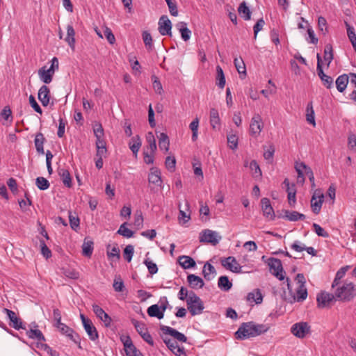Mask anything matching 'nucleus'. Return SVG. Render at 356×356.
I'll return each instance as SVG.
<instances>
[{"label":"nucleus","instance_id":"1","mask_svg":"<svg viewBox=\"0 0 356 356\" xmlns=\"http://www.w3.org/2000/svg\"><path fill=\"white\" fill-rule=\"evenodd\" d=\"M334 289L335 298L341 301L349 302L356 296L355 285L351 282L340 283Z\"/></svg>","mask_w":356,"mask_h":356},{"label":"nucleus","instance_id":"2","mask_svg":"<svg viewBox=\"0 0 356 356\" xmlns=\"http://www.w3.org/2000/svg\"><path fill=\"white\" fill-rule=\"evenodd\" d=\"M187 309L192 316L199 315L202 313L204 305L201 298L194 291H191L186 300Z\"/></svg>","mask_w":356,"mask_h":356},{"label":"nucleus","instance_id":"3","mask_svg":"<svg viewBox=\"0 0 356 356\" xmlns=\"http://www.w3.org/2000/svg\"><path fill=\"white\" fill-rule=\"evenodd\" d=\"M146 142L147 145L144 147V161L147 164H152L154 161V149H156V139L152 131L146 134Z\"/></svg>","mask_w":356,"mask_h":356},{"label":"nucleus","instance_id":"4","mask_svg":"<svg viewBox=\"0 0 356 356\" xmlns=\"http://www.w3.org/2000/svg\"><path fill=\"white\" fill-rule=\"evenodd\" d=\"M268 265L270 273L279 280H284L285 278L284 271L280 259L270 257L268 259Z\"/></svg>","mask_w":356,"mask_h":356},{"label":"nucleus","instance_id":"5","mask_svg":"<svg viewBox=\"0 0 356 356\" xmlns=\"http://www.w3.org/2000/svg\"><path fill=\"white\" fill-rule=\"evenodd\" d=\"M252 321L243 323L238 330L236 332L235 335L238 339H246L250 337H254V332L252 330Z\"/></svg>","mask_w":356,"mask_h":356},{"label":"nucleus","instance_id":"6","mask_svg":"<svg viewBox=\"0 0 356 356\" xmlns=\"http://www.w3.org/2000/svg\"><path fill=\"white\" fill-rule=\"evenodd\" d=\"M291 332L297 338L303 339L310 332V326L307 322H298L291 326Z\"/></svg>","mask_w":356,"mask_h":356},{"label":"nucleus","instance_id":"7","mask_svg":"<svg viewBox=\"0 0 356 356\" xmlns=\"http://www.w3.org/2000/svg\"><path fill=\"white\" fill-rule=\"evenodd\" d=\"M221 236L218 234L211 229H204L202 231L200 236V241L202 243H211L216 245L219 243Z\"/></svg>","mask_w":356,"mask_h":356},{"label":"nucleus","instance_id":"8","mask_svg":"<svg viewBox=\"0 0 356 356\" xmlns=\"http://www.w3.org/2000/svg\"><path fill=\"white\" fill-rule=\"evenodd\" d=\"M120 340L124 345L127 356H143L141 353L134 345L129 336H122Z\"/></svg>","mask_w":356,"mask_h":356},{"label":"nucleus","instance_id":"9","mask_svg":"<svg viewBox=\"0 0 356 356\" xmlns=\"http://www.w3.org/2000/svg\"><path fill=\"white\" fill-rule=\"evenodd\" d=\"M323 199L324 195L320 190L317 189L314 192L311 199V208L315 214H318L320 213Z\"/></svg>","mask_w":356,"mask_h":356},{"label":"nucleus","instance_id":"10","mask_svg":"<svg viewBox=\"0 0 356 356\" xmlns=\"http://www.w3.org/2000/svg\"><path fill=\"white\" fill-rule=\"evenodd\" d=\"M80 317L84 329L87 332L88 335L89 336V338L92 341L97 339L98 333L95 327L93 325L92 321L90 319L87 318L83 314H81Z\"/></svg>","mask_w":356,"mask_h":356},{"label":"nucleus","instance_id":"11","mask_svg":"<svg viewBox=\"0 0 356 356\" xmlns=\"http://www.w3.org/2000/svg\"><path fill=\"white\" fill-rule=\"evenodd\" d=\"M221 264L227 270H229L233 273H241L242 266H240L234 257L230 256L222 259L221 260Z\"/></svg>","mask_w":356,"mask_h":356},{"label":"nucleus","instance_id":"12","mask_svg":"<svg viewBox=\"0 0 356 356\" xmlns=\"http://www.w3.org/2000/svg\"><path fill=\"white\" fill-rule=\"evenodd\" d=\"M3 312L7 314L8 319L10 320V325L15 330L25 329L21 318L17 316L15 312L8 309L4 308Z\"/></svg>","mask_w":356,"mask_h":356},{"label":"nucleus","instance_id":"13","mask_svg":"<svg viewBox=\"0 0 356 356\" xmlns=\"http://www.w3.org/2000/svg\"><path fill=\"white\" fill-rule=\"evenodd\" d=\"M172 23L168 16L162 15L159 22V31L162 35L172 36Z\"/></svg>","mask_w":356,"mask_h":356},{"label":"nucleus","instance_id":"14","mask_svg":"<svg viewBox=\"0 0 356 356\" xmlns=\"http://www.w3.org/2000/svg\"><path fill=\"white\" fill-rule=\"evenodd\" d=\"M261 204L264 216L268 220H273L275 215L270 200L267 197H264L261 200Z\"/></svg>","mask_w":356,"mask_h":356},{"label":"nucleus","instance_id":"15","mask_svg":"<svg viewBox=\"0 0 356 356\" xmlns=\"http://www.w3.org/2000/svg\"><path fill=\"white\" fill-rule=\"evenodd\" d=\"M263 128V122L259 115H255L251 120L250 133L252 136H257Z\"/></svg>","mask_w":356,"mask_h":356},{"label":"nucleus","instance_id":"16","mask_svg":"<svg viewBox=\"0 0 356 356\" xmlns=\"http://www.w3.org/2000/svg\"><path fill=\"white\" fill-rule=\"evenodd\" d=\"M335 298L334 293H329L323 292L317 296V302L318 307L324 308L328 307L330 303L332 302Z\"/></svg>","mask_w":356,"mask_h":356},{"label":"nucleus","instance_id":"17","mask_svg":"<svg viewBox=\"0 0 356 356\" xmlns=\"http://www.w3.org/2000/svg\"><path fill=\"white\" fill-rule=\"evenodd\" d=\"M38 97L43 106H47L49 103L50 90L49 88L44 85L38 90Z\"/></svg>","mask_w":356,"mask_h":356},{"label":"nucleus","instance_id":"18","mask_svg":"<svg viewBox=\"0 0 356 356\" xmlns=\"http://www.w3.org/2000/svg\"><path fill=\"white\" fill-rule=\"evenodd\" d=\"M283 212L284 213V215L279 216V218H285L291 222L304 220L306 218L305 215L296 211L284 210Z\"/></svg>","mask_w":356,"mask_h":356},{"label":"nucleus","instance_id":"19","mask_svg":"<svg viewBox=\"0 0 356 356\" xmlns=\"http://www.w3.org/2000/svg\"><path fill=\"white\" fill-rule=\"evenodd\" d=\"M56 327L62 334H65L70 339L76 343L77 342V339L79 338L78 335L72 328L63 323H60L59 325H56Z\"/></svg>","mask_w":356,"mask_h":356},{"label":"nucleus","instance_id":"20","mask_svg":"<svg viewBox=\"0 0 356 356\" xmlns=\"http://www.w3.org/2000/svg\"><path fill=\"white\" fill-rule=\"evenodd\" d=\"M187 282L190 287L193 289H202L204 285L203 280L194 274H190L187 276Z\"/></svg>","mask_w":356,"mask_h":356},{"label":"nucleus","instance_id":"21","mask_svg":"<svg viewBox=\"0 0 356 356\" xmlns=\"http://www.w3.org/2000/svg\"><path fill=\"white\" fill-rule=\"evenodd\" d=\"M179 212L178 216V220L180 223H186L191 220V211H190V204L188 201H186L185 204V211L181 209V204L178 205Z\"/></svg>","mask_w":356,"mask_h":356},{"label":"nucleus","instance_id":"22","mask_svg":"<svg viewBox=\"0 0 356 356\" xmlns=\"http://www.w3.org/2000/svg\"><path fill=\"white\" fill-rule=\"evenodd\" d=\"M38 327V325L35 323H33V327L26 332V335L30 339L44 341L45 338L42 332L37 329Z\"/></svg>","mask_w":356,"mask_h":356},{"label":"nucleus","instance_id":"23","mask_svg":"<svg viewBox=\"0 0 356 356\" xmlns=\"http://www.w3.org/2000/svg\"><path fill=\"white\" fill-rule=\"evenodd\" d=\"M178 263L184 269L192 268L196 266L195 260L192 257L186 255L179 256Z\"/></svg>","mask_w":356,"mask_h":356},{"label":"nucleus","instance_id":"24","mask_svg":"<svg viewBox=\"0 0 356 356\" xmlns=\"http://www.w3.org/2000/svg\"><path fill=\"white\" fill-rule=\"evenodd\" d=\"M54 73L47 69L45 66L38 70V75L40 80L46 84L51 82Z\"/></svg>","mask_w":356,"mask_h":356},{"label":"nucleus","instance_id":"25","mask_svg":"<svg viewBox=\"0 0 356 356\" xmlns=\"http://www.w3.org/2000/svg\"><path fill=\"white\" fill-rule=\"evenodd\" d=\"M65 40L74 51L75 50V31L71 24H68L67 26V36Z\"/></svg>","mask_w":356,"mask_h":356},{"label":"nucleus","instance_id":"26","mask_svg":"<svg viewBox=\"0 0 356 356\" xmlns=\"http://www.w3.org/2000/svg\"><path fill=\"white\" fill-rule=\"evenodd\" d=\"M202 274L205 280L210 281L215 277L216 271L213 266L207 262L203 267Z\"/></svg>","mask_w":356,"mask_h":356},{"label":"nucleus","instance_id":"27","mask_svg":"<svg viewBox=\"0 0 356 356\" xmlns=\"http://www.w3.org/2000/svg\"><path fill=\"white\" fill-rule=\"evenodd\" d=\"M176 28L181 33V38L184 41H188L191 35V31L188 29L187 24L184 22H180L176 24Z\"/></svg>","mask_w":356,"mask_h":356},{"label":"nucleus","instance_id":"28","mask_svg":"<svg viewBox=\"0 0 356 356\" xmlns=\"http://www.w3.org/2000/svg\"><path fill=\"white\" fill-rule=\"evenodd\" d=\"M348 79L349 76L345 74L338 76L336 80V86L339 92H342L346 90L348 83Z\"/></svg>","mask_w":356,"mask_h":356},{"label":"nucleus","instance_id":"29","mask_svg":"<svg viewBox=\"0 0 356 356\" xmlns=\"http://www.w3.org/2000/svg\"><path fill=\"white\" fill-rule=\"evenodd\" d=\"M58 175L63 184L67 188H70L72 186V178L69 171L65 168H60L58 170Z\"/></svg>","mask_w":356,"mask_h":356},{"label":"nucleus","instance_id":"30","mask_svg":"<svg viewBox=\"0 0 356 356\" xmlns=\"http://www.w3.org/2000/svg\"><path fill=\"white\" fill-rule=\"evenodd\" d=\"M1 119L3 120V124L7 125L13 122L12 111L8 106H5L0 113Z\"/></svg>","mask_w":356,"mask_h":356},{"label":"nucleus","instance_id":"31","mask_svg":"<svg viewBox=\"0 0 356 356\" xmlns=\"http://www.w3.org/2000/svg\"><path fill=\"white\" fill-rule=\"evenodd\" d=\"M159 145L161 151L167 153L169 150L170 140L167 134L161 133L159 139Z\"/></svg>","mask_w":356,"mask_h":356},{"label":"nucleus","instance_id":"32","mask_svg":"<svg viewBox=\"0 0 356 356\" xmlns=\"http://www.w3.org/2000/svg\"><path fill=\"white\" fill-rule=\"evenodd\" d=\"M44 141L45 138L42 133H38L36 134L34 143L36 150L39 154H43L44 153L43 147Z\"/></svg>","mask_w":356,"mask_h":356},{"label":"nucleus","instance_id":"33","mask_svg":"<svg viewBox=\"0 0 356 356\" xmlns=\"http://www.w3.org/2000/svg\"><path fill=\"white\" fill-rule=\"evenodd\" d=\"M238 12L239 15L245 19V20H249L250 19L251 17V11L250 8L248 7L246 2L243 1L240 3Z\"/></svg>","mask_w":356,"mask_h":356},{"label":"nucleus","instance_id":"34","mask_svg":"<svg viewBox=\"0 0 356 356\" xmlns=\"http://www.w3.org/2000/svg\"><path fill=\"white\" fill-rule=\"evenodd\" d=\"M349 269V266H346L342 268H341L336 273L335 278L332 284V288L334 289L337 286L339 285V284L342 283L341 282V280L346 275V271Z\"/></svg>","mask_w":356,"mask_h":356},{"label":"nucleus","instance_id":"35","mask_svg":"<svg viewBox=\"0 0 356 356\" xmlns=\"http://www.w3.org/2000/svg\"><path fill=\"white\" fill-rule=\"evenodd\" d=\"M218 286L224 291H228L232 286V283L229 280L226 275L219 277L218 282Z\"/></svg>","mask_w":356,"mask_h":356},{"label":"nucleus","instance_id":"36","mask_svg":"<svg viewBox=\"0 0 356 356\" xmlns=\"http://www.w3.org/2000/svg\"><path fill=\"white\" fill-rule=\"evenodd\" d=\"M93 242L85 238L82 245V253L84 256L90 257L93 251Z\"/></svg>","mask_w":356,"mask_h":356},{"label":"nucleus","instance_id":"37","mask_svg":"<svg viewBox=\"0 0 356 356\" xmlns=\"http://www.w3.org/2000/svg\"><path fill=\"white\" fill-rule=\"evenodd\" d=\"M210 124L213 129L218 128L220 126L219 114L216 108L210 110Z\"/></svg>","mask_w":356,"mask_h":356},{"label":"nucleus","instance_id":"38","mask_svg":"<svg viewBox=\"0 0 356 356\" xmlns=\"http://www.w3.org/2000/svg\"><path fill=\"white\" fill-rule=\"evenodd\" d=\"M306 120L309 124H312L313 126L316 125L315 114H314V111L313 108L312 102H310L309 103H308V104L307 106Z\"/></svg>","mask_w":356,"mask_h":356},{"label":"nucleus","instance_id":"39","mask_svg":"<svg viewBox=\"0 0 356 356\" xmlns=\"http://www.w3.org/2000/svg\"><path fill=\"white\" fill-rule=\"evenodd\" d=\"M216 84L220 88H223L225 86V77L220 66H216Z\"/></svg>","mask_w":356,"mask_h":356},{"label":"nucleus","instance_id":"40","mask_svg":"<svg viewBox=\"0 0 356 356\" xmlns=\"http://www.w3.org/2000/svg\"><path fill=\"white\" fill-rule=\"evenodd\" d=\"M141 141L138 136H136L131 138V141L129 143V148L132 152L137 156V154L140 148Z\"/></svg>","mask_w":356,"mask_h":356},{"label":"nucleus","instance_id":"41","mask_svg":"<svg viewBox=\"0 0 356 356\" xmlns=\"http://www.w3.org/2000/svg\"><path fill=\"white\" fill-rule=\"evenodd\" d=\"M333 57L332 46L330 44H327L324 48V60L327 63V67H329L332 61Z\"/></svg>","mask_w":356,"mask_h":356},{"label":"nucleus","instance_id":"42","mask_svg":"<svg viewBox=\"0 0 356 356\" xmlns=\"http://www.w3.org/2000/svg\"><path fill=\"white\" fill-rule=\"evenodd\" d=\"M247 299L250 301H253L256 304H260L262 302L263 296L259 289H256L253 292L248 294Z\"/></svg>","mask_w":356,"mask_h":356},{"label":"nucleus","instance_id":"43","mask_svg":"<svg viewBox=\"0 0 356 356\" xmlns=\"http://www.w3.org/2000/svg\"><path fill=\"white\" fill-rule=\"evenodd\" d=\"M127 222L122 224L117 233L125 238H129L134 236V232L127 227Z\"/></svg>","mask_w":356,"mask_h":356},{"label":"nucleus","instance_id":"44","mask_svg":"<svg viewBox=\"0 0 356 356\" xmlns=\"http://www.w3.org/2000/svg\"><path fill=\"white\" fill-rule=\"evenodd\" d=\"M252 330L254 332L255 337L266 332L269 330V326L264 324H256L252 322Z\"/></svg>","mask_w":356,"mask_h":356},{"label":"nucleus","instance_id":"45","mask_svg":"<svg viewBox=\"0 0 356 356\" xmlns=\"http://www.w3.org/2000/svg\"><path fill=\"white\" fill-rule=\"evenodd\" d=\"M160 329L162 332V334H161V336H168V337H172L173 338L172 339H175V336L179 332L177 330H175L171 327L165 326V325H161Z\"/></svg>","mask_w":356,"mask_h":356},{"label":"nucleus","instance_id":"46","mask_svg":"<svg viewBox=\"0 0 356 356\" xmlns=\"http://www.w3.org/2000/svg\"><path fill=\"white\" fill-rule=\"evenodd\" d=\"M110 246L108 247L109 248ZM120 251L117 245H114L111 250L108 249L107 256L109 259H115L118 261L120 258Z\"/></svg>","mask_w":356,"mask_h":356},{"label":"nucleus","instance_id":"47","mask_svg":"<svg viewBox=\"0 0 356 356\" xmlns=\"http://www.w3.org/2000/svg\"><path fill=\"white\" fill-rule=\"evenodd\" d=\"M297 293V301L302 302L305 300L307 297V290L305 285H299L296 291Z\"/></svg>","mask_w":356,"mask_h":356},{"label":"nucleus","instance_id":"48","mask_svg":"<svg viewBox=\"0 0 356 356\" xmlns=\"http://www.w3.org/2000/svg\"><path fill=\"white\" fill-rule=\"evenodd\" d=\"M198 127H199V119L196 118L195 120H193L190 125L189 127L192 131V140L195 141L197 138V131H198Z\"/></svg>","mask_w":356,"mask_h":356},{"label":"nucleus","instance_id":"49","mask_svg":"<svg viewBox=\"0 0 356 356\" xmlns=\"http://www.w3.org/2000/svg\"><path fill=\"white\" fill-rule=\"evenodd\" d=\"M234 65L239 74H246V68L244 61L241 58H235L234 60Z\"/></svg>","mask_w":356,"mask_h":356},{"label":"nucleus","instance_id":"50","mask_svg":"<svg viewBox=\"0 0 356 356\" xmlns=\"http://www.w3.org/2000/svg\"><path fill=\"white\" fill-rule=\"evenodd\" d=\"M35 184L40 190H47L49 187V181L42 177H39L36 179Z\"/></svg>","mask_w":356,"mask_h":356},{"label":"nucleus","instance_id":"51","mask_svg":"<svg viewBox=\"0 0 356 356\" xmlns=\"http://www.w3.org/2000/svg\"><path fill=\"white\" fill-rule=\"evenodd\" d=\"M161 339H163V342L165 343L167 347L171 350L173 351L175 350L179 346L177 344V342L175 341L174 339H170L168 336H161Z\"/></svg>","mask_w":356,"mask_h":356},{"label":"nucleus","instance_id":"52","mask_svg":"<svg viewBox=\"0 0 356 356\" xmlns=\"http://www.w3.org/2000/svg\"><path fill=\"white\" fill-rule=\"evenodd\" d=\"M165 168L170 172H174L176 166V159L175 156H168L165 161Z\"/></svg>","mask_w":356,"mask_h":356},{"label":"nucleus","instance_id":"53","mask_svg":"<svg viewBox=\"0 0 356 356\" xmlns=\"http://www.w3.org/2000/svg\"><path fill=\"white\" fill-rule=\"evenodd\" d=\"M134 252V248L132 245H128L124 250V257L128 262L131 261Z\"/></svg>","mask_w":356,"mask_h":356},{"label":"nucleus","instance_id":"54","mask_svg":"<svg viewBox=\"0 0 356 356\" xmlns=\"http://www.w3.org/2000/svg\"><path fill=\"white\" fill-rule=\"evenodd\" d=\"M142 36H143V40L145 44V47L147 49H152L153 44H152V38L151 34L148 31H145L143 32Z\"/></svg>","mask_w":356,"mask_h":356},{"label":"nucleus","instance_id":"55","mask_svg":"<svg viewBox=\"0 0 356 356\" xmlns=\"http://www.w3.org/2000/svg\"><path fill=\"white\" fill-rule=\"evenodd\" d=\"M314 231L316 232V234L319 236L324 238H327L329 236V234L327 232H326L323 228H322L319 225L316 223H314L313 225Z\"/></svg>","mask_w":356,"mask_h":356},{"label":"nucleus","instance_id":"56","mask_svg":"<svg viewBox=\"0 0 356 356\" xmlns=\"http://www.w3.org/2000/svg\"><path fill=\"white\" fill-rule=\"evenodd\" d=\"M156 171L154 168L150 169V173L148 175L149 186L152 191L155 188L156 186Z\"/></svg>","mask_w":356,"mask_h":356},{"label":"nucleus","instance_id":"57","mask_svg":"<svg viewBox=\"0 0 356 356\" xmlns=\"http://www.w3.org/2000/svg\"><path fill=\"white\" fill-rule=\"evenodd\" d=\"M318 26L321 31L325 35L327 33V21L325 17L321 16L318 19Z\"/></svg>","mask_w":356,"mask_h":356},{"label":"nucleus","instance_id":"58","mask_svg":"<svg viewBox=\"0 0 356 356\" xmlns=\"http://www.w3.org/2000/svg\"><path fill=\"white\" fill-rule=\"evenodd\" d=\"M250 168L253 172L255 177L261 176V171L259 164L255 160H252L250 163Z\"/></svg>","mask_w":356,"mask_h":356},{"label":"nucleus","instance_id":"59","mask_svg":"<svg viewBox=\"0 0 356 356\" xmlns=\"http://www.w3.org/2000/svg\"><path fill=\"white\" fill-rule=\"evenodd\" d=\"M168 4L169 11L172 16L178 15L177 6L175 1L172 0H165Z\"/></svg>","mask_w":356,"mask_h":356},{"label":"nucleus","instance_id":"60","mask_svg":"<svg viewBox=\"0 0 356 356\" xmlns=\"http://www.w3.org/2000/svg\"><path fill=\"white\" fill-rule=\"evenodd\" d=\"M227 143L232 149H235L238 147V137L236 135H229L227 136Z\"/></svg>","mask_w":356,"mask_h":356},{"label":"nucleus","instance_id":"61","mask_svg":"<svg viewBox=\"0 0 356 356\" xmlns=\"http://www.w3.org/2000/svg\"><path fill=\"white\" fill-rule=\"evenodd\" d=\"M291 248L296 252H300L306 249V246L303 243L296 241L291 245Z\"/></svg>","mask_w":356,"mask_h":356},{"label":"nucleus","instance_id":"62","mask_svg":"<svg viewBox=\"0 0 356 356\" xmlns=\"http://www.w3.org/2000/svg\"><path fill=\"white\" fill-rule=\"evenodd\" d=\"M113 289L117 292L122 291L124 288V282L121 278H115L113 284Z\"/></svg>","mask_w":356,"mask_h":356},{"label":"nucleus","instance_id":"63","mask_svg":"<svg viewBox=\"0 0 356 356\" xmlns=\"http://www.w3.org/2000/svg\"><path fill=\"white\" fill-rule=\"evenodd\" d=\"M29 104L35 112L42 114V111L32 95L29 96Z\"/></svg>","mask_w":356,"mask_h":356},{"label":"nucleus","instance_id":"64","mask_svg":"<svg viewBox=\"0 0 356 356\" xmlns=\"http://www.w3.org/2000/svg\"><path fill=\"white\" fill-rule=\"evenodd\" d=\"M348 147L356 152V136L355 134H350L348 136Z\"/></svg>","mask_w":356,"mask_h":356}]
</instances>
